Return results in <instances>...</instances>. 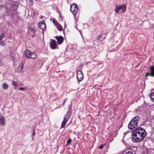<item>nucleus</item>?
<instances>
[{
    "instance_id": "1",
    "label": "nucleus",
    "mask_w": 154,
    "mask_h": 154,
    "mask_svg": "<svg viewBox=\"0 0 154 154\" xmlns=\"http://www.w3.org/2000/svg\"><path fill=\"white\" fill-rule=\"evenodd\" d=\"M131 134L132 141L136 143L141 141L144 139L146 137V132L145 129L139 127L134 130Z\"/></svg>"
},
{
    "instance_id": "2",
    "label": "nucleus",
    "mask_w": 154,
    "mask_h": 154,
    "mask_svg": "<svg viewBox=\"0 0 154 154\" xmlns=\"http://www.w3.org/2000/svg\"><path fill=\"white\" fill-rule=\"evenodd\" d=\"M126 5L124 4H122L116 6L115 7V11L117 13H119L120 11L121 12L123 13L126 11Z\"/></svg>"
},
{
    "instance_id": "3",
    "label": "nucleus",
    "mask_w": 154,
    "mask_h": 154,
    "mask_svg": "<svg viewBox=\"0 0 154 154\" xmlns=\"http://www.w3.org/2000/svg\"><path fill=\"white\" fill-rule=\"evenodd\" d=\"M70 11L74 15H76L79 11L78 6L75 3L73 4L70 6Z\"/></svg>"
},
{
    "instance_id": "4",
    "label": "nucleus",
    "mask_w": 154,
    "mask_h": 154,
    "mask_svg": "<svg viewBox=\"0 0 154 154\" xmlns=\"http://www.w3.org/2000/svg\"><path fill=\"white\" fill-rule=\"evenodd\" d=\"M25 55L26 57L29 58L35 59L36 57V55L35 54L31 53L28 50H26L25 51Z\"/></svg>"
},
{
    "instance_id": "5",
    "label": "nucleus",
    "mask_w": 154,
    "mask_h": 154,
    "mask_svg": "<svg viewBox=\"0 0 154 154\" xmlns=\"http://www.w3.org/2000/svg\"><path fill=\"white\" fill-rule=\"evenodd\" d=\"M71 116V114H66L63 121L62 122L61 125V128H63L64 127L66 123L68 121V120L69 119Z\"/></svg>"
},
{
    "instance_id": "6",
    "label": "nucleus",
    "mask_w": 154,
    "mask_h": 154,
    "mask_svg": "<svg viewBox=\"0 0 154 154\" xmlns=\"http://www.w3.org/2000/svg\"><path fill=\"white\" fill-rule=\"evenodd\" d=\"M77 78L79 81H82L84 78L83 74L81 70H79L77 71L76 72Z\"/></svg>"
},
{
    "instance_id": "7",
    "label": "nucleus",
    "mask_w": 154,
    "mask_h": 154,
    "mask_svg": "<svg viewBox=\"0 0 154 154\" xmlns=\"http://www.w3.org/2000/svg\"><path fill=\"white\" fill-rule=\"evenodd\" d=\"M137 124L134 122L133 120H131L128 125V127L129 129H133L137 127Z\"/></svg>"
},
{
    "instance_id": "8",
    "label": "nucleus",
    "mask_w": 154,
    "mask_h": 154,
    "mask_svg": "<svg viewBox=\"0 0 154 154\" xmlns=\"http://www.w3.org/2000/svg\"><path fill=\"white\" fill-rule=\"evenodd\" d=\"M38 26L43 31L46 29V26L44 21H42L39 22L38 23Z\"/></svg>"
},
{
    "instance_id": "9",
    "label": "nucleus",
    "mask_w": 154,
    "mask_h": 154,
    "mask_svg": "<svg viewBox=\"0 0 154 154\" xmlns=\"http://www.w3.org/2000/svg\"><path fill=\"white\" fill-rule=\"evenodd\" d=\"M150 69L151 71V72L149 73L147 72L146 74V76L147 77L149 75L152 76L154 77V66H151L150 67Z\"/></svg>"
},
{
    "instance_id": "10",
    "label": "nucleus",
    "mask_w": 154,
    "mask_h": 154,
    "mask_svg": "<svg viewBox=\"0 0 154 154\" xmlns=\"http://www.w3.org/2000/svg\"><path fill=\"white\" fill-rule=\"evenodd\" d=\"M55 38L57 40V42L58 44H60L63 42L64 38L63 37L61 36H56Z\"/></svg>"
},
{
    "instance_id": "11",
    "label": "nucleus",
    "mask_w": 154,
    "mask_h": 154,
    "mask_svg": "<svg viewBox=\"0 0 154 154\" xmlns=\"http://www.w3.org/2000/svg\"><path fill=\"white\" fill-rule=\"evenodd\" d=\"M6 124L5 117L2 116L0 117V126H3Z\"/></svg>"
},
{
    "instance_id": "12",
    "label": "nucleus",
    "mask_w": 154,
    "mask_h": 154,
    "mask_svg": "<svg viewBox=\"0 0 154 154\" xmlns=\"http://www.w3.org/2000/svg\"><path fill=\"white\" fill-rule=\"evenodd\" d=\"M57 44L56 43V41L54 40L51 41L50 46L51 49H54L56 48Z\"/></svg>"
},
{
    "instance_id": "13",
    "label": "nucleus",
    "mask_w": 154,
    "mask_h": 154,
    "mask_svg": "<svg viewBox=\"0 0 154 154\" xmlns=\"http://www.w3.org/2000/svg\"><path fill=\"white\" fill-rule=\"evenodd\" d=\"M131 120H133L134 122L138 125V122L140 120V118L139 116H137L134 117Z\"/></svg>"
},
{
    "instance_id": "14",
    "label": "nucleus",
    "mask_w": 154,
    "mask_h": 154,
    "mask_svg": "<svg viewBox=\"0 0 154 154\" xmlns=\"http://www.w3.org/2000/svg\"><path fill=\"white\" fill-rule=\"evenodd\" d=\"M23 67V64H20L18 66L17 69V72H20L22 70Z\"/></svg>"
},
{
    "instance_id": "15",
    "label": "nucleus",
    "mask_w": 154,
    "mask_h": 154,
    "mask_svg": "<svg viewBox=\"0 0 154 154\" xmlns=\"http://www.w3.org/2000/svg\"><path fill=\"white\" fill-rule=\"evenodd\" d=\"M2 87L4 89L6 90L8 88V85L7 84L4 83L2 85Z\"/></svg>"
},
{
    "instance_id": "16",
    "label": "nucleus",
    "mask_w": 154,
    "mask_h": 154,
    "mask_svg": "<svg viewBox=\"0 0 154 154\" xmlns=\"http://www.w3.org/2000/svg\"><path fill=\"white\" fill-rule=\"evenodd\" d=\"M28 31L29 32H31L33 34H34L35 33V30L31 27L29 28Z\"/></svg>"
},
{
    "instance_id": "17",
    "label": "nucleus",
    "mask_w": 154,
    "mask_h": 154,
    "mask_svg": "<svg viewBox=\"0 0 154 154\" xmlns=\"http://www.w3.org/2000/svg\"><path fill=\"white\" fill-rule=\"evenodd\" d=\"M56 26L59 30L61 31L62 30V26L59 23H58Z\"/></svg>"
},
{
    "instance_id": "18",
    "label": "nucleus",
    "mask_w": 154,
    "mask_h": 154,
    "mask_svg": "<svg viewBox=\"0 0 154 154\" xmlns=\"http://www.w3.org/2000/svg\"><path fill=\"white\" fill-rule=\"evenodd\" d=\"M150 97L152 100L154 101V93H152L150 95Z\"/></svg>"
},
{
    "instance_id": "19",
    "label": "nucleus",
    "mask_w": 154,
    "mask_h": 154,
    "mask_svg": "<svg viewBox=\"0 0 154 154\" xmlns=\"http://www.w3.org/2000/svg\"><path fill=\"white\" fill-rule=\"evenodd\" d=\"M53 22L54 24L56 26L59 23L55 19H53Z\"/></svg>"
},
{
    "instance_id": "20",
    "label": "nucleus",
    "mask_w": 154,
    "mask_h": 154,
    "mask_svg": "<svg viewBox=\"0 0 154 154\" xmlns=\"http://www.w3.org/2000/svg\"><path fill=\"white\" fill-rule=\"evenodd\" d=\"M0 45L2 46H5V43L3 41H0Z\"/></svg>"
},
{
    "instance_id": "21",
    "label": "nucleus",
    "mask_w": 154,
    "mask_h": 154,
    "mask_svg": "<svg viewBox=\"0 0 154 154\" xmlns=\"http://www.w3.org/2000/svg\"><path fill=\"white\" fill-rule=\"evenodd\" d=\"M33 1L32 0H29V5L32 6L33 5Z\"/></svg>"
},
{
    "instance_id": "22",
    "label": "nucleus",
    "mask_w": 154,
    "mask_h": 154,
    "mask_svg": "<svg viewBox=\"0 0 154 154\" xmlns=\"http://www.w3.org/2000/svg\"><path fill=\"white\" fill-rule=\"evenodd\" d=\"M5 35L4 33L2 34L0 36V41H1L3 38L5 37Z\"/></svg>"
},
{
    "instance_id": "23",
    "label": "nucleus",
    "mask_w": 154,
    "mask_h": 154,
    "mask_svg": "<svg viewBox=\"0 0 154 154\" xmlns=\"http://www.w3.org/2000/svg\"><path fill=\"white\" fill-rule=\"evenodd\" d=\"M12 84L14 86H16L17 85V82H16L15 81H12Z\"/></svg>"
},
{
    "instance_id": "24",
    "label": "nucleus",
    "mask_w": 154,
    "mask_h": 154,
    "mask_svg": "<svg viewBox=\"0 0 154 154\" xmlns=\"http://www.w3.org/2000/svg\"><path fill=\"white\" fill-rule=\"evenodd\" d=\"M71 109V106H70L69 109V111L67 112V114H70V113L71 114V112L70 111V110Z\"/></svg>"
},
{
    "instance_id": "25",
    "label": "nucleus",
    "mask_w": 154,
    "mask_h": 154,
    "mask_svg": "<svg viewBox=\"0 0 154 154\" xmlns=\"http://www.w3.org/2000/svg\"><path fill=\"white\" fill-rule=\"evenodd\" d=\"M72 141V139L71 138H69L67 140V143L68 144L70 143Z\"/></svg>"
},
{
    "instance_id": "26",
    "label": "nucleus",
    "mask_w": 154,
    "mask_h": 154,
    "mask_svg": "<svg viewBox=\"0 0 154 154\" xmlns=\"http://www.w3.org/2000/svg\"><path fill=\"white\" fill-rule=\"evenodd\" d=\"M35 129H33V132H32V136L33 137L35 135ZM33 137L32 138V139H33Z\"/></svg>"
},
{
    "instance_id": "27",
    "label": "nucleus",
    "mask_w": 154,
    "mask_h": 154,
    "mask_svg": "<svg viewBox=\"0 0 154 154\" xmlns=\"http://www.w3.org/2000/svg\"><path fill=\"white\" fill-rule=\"evenodd\" d=\"M104 146V145L103 144L100 145L99 146V148L100 149H101L103 148Z\"/></svg>"
},
{
    "instance_id": "28",
    "label": "nucleus",
    "mask_w": 154,
    "mask_h": 154,
    "mask_svg": "<svg viewBox=\"0 0 154 154\" xmlns=\"http://www.w3.org/2000/svg\"><path fill=\"white\" fill-rule=\"evenodd\" d=\"M66 99H65V100H64L62 104V105L63 106L64 105L65 103L66 102Z\"/></svg>"
},
{
    "instance_id": "29",
    "label": "nucleus",
    "mask_w": 154,
    "mask_h": 154,
    "mask_svg": "<svg viewBox=\"0 0 154 154\" xmlns=\"http://www.w3.org/2000/svg\"><path fill=\"white\" fill-rule=\"evenodd\" d=\"M126 154H133L132 152L131 151H128L127 152Z\"/></svg>"
},
{
    "instance_id": "30",
    "label": "nucleus",
    "mask_w": 154,
    "mask_h": 154,
    "mask_svg": "<svg viewBox=\"0 0 154 154\" xmlns=\"http://www.w3.org/2000/svg\"><path fill=\"white\" fill-rule=\"evenodd\" d=\"M24 89V87H20L19 88V90L21 91L23 90Z\"/></svg>"
},
{
    "instance_id": "31",
    "label": "nucleus",
    "mask_w": 154,
    "mask_h": 154,
    "mask_svg": "<svg viewBox=\"0 0 154 154\" xmlns=\"http://www.w3.org/2000/svg\"><path fill=\"white\" fill-rule=\"evenodd\" d=\"M101 37V35H99L97 37V39L98 40L100 39V38Z\"/></svg>"
},
{
    "instance_id": "32",
    "label": "nucleus",
    "mask_w": 154,
    "mask_h": 154,
    "mask_svg": "<svg viewBox=\"0 0 154 154\" xmlns=\"http://www.w3.org/2000/svg\"><path fill=\"white\" fill-rule=\"evenodd\" d=\"M17 6H16V5L14 6V9H17Z\"/></svg>"
}]
</instances>
